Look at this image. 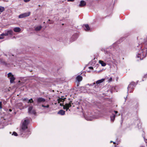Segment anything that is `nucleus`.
I'll list each match as a JSON object with an SVG mask.
<instances>
[{
	"label": "nucleus",
	"mask_w": 147,
	"mask_h": 147,
	"mask_svg": "<svg viewBox=\"0 0 147 147\" xmlns=\"http://www.w3.org/2000/svg\"><path fill=\"white\" fill-rule=\"evenodd\" d=\"M34 102L32 98H31L29 100H28V103H33Z\"/></svg>",
	"instance_id": "obj_23"
},
{
	"label": "nucleus",
	"mask_w": 147,
	"mask_h": 147,
	"mask_svg": "<svg viewBox=\"0 0 147 147\" xmlns=\"http://www.w3.org/2000/svg\"><path fill=\"white\" fill-rule=\"evenodd\" d=\"M147 54V49L146 48L139 50L136 55V57L138 58V60H142L146 57Z\"/></svg>",
	"instance_id": "obj_2"
},
{
	"label": "nucleus",
	"mask_w": 147,
	"mask_h": 147,
	"mask_svg": "<svg viewBox=\"0 0 147 147\" xmlns=\"http://www.w3.org/2000/svg\"><path fill=\"white\" fill-rule=\"evenodd\" d=\"M113 144H115V142H113Z\"/></svg>",
	"instance_id": "obj_40"
},
{
	"label": "nucleus",
	"mask_w": 147,
	"mask_h": 147,
	"mask_svg": "<svg viewBox=\"0 0 147 147\" xmlns=\"http://www.w3.org/2000/svg\"><path fill=\"white\" fill-rule=\"evenodd\" d=\"M136 84L134 82H132L128 85L127 89L128 91L129 92H132V90L134 89V87L135 86Z\"/></svg>",
	"instance_id": "obj_5"
},
{
	"label": "nucleus",
	"mask_w": 147,
	"mask_h": 147,
	"mask_svg": "<svg viewBox=\"0 0 147 147\" xmlns=\"http://www.w3.org/2000/svg\"><path fill=\"white\" fill-rule=\"evenodd\" d=\"M2 108V102H0V109H1Z\"/></svg>",
	"instance_id": "obj_29"
},
{
	"label": "nucleus",
	"mask_w": 147,
	"mask_h": 147,
	"mask_svg": "<svg viewBox=\"0 0 147 147\" xmlns=\"http://www.w3.org/2000/svg\"><path fill=\"white\" fill-rule=\"evenodd\" d=\"M113 112H115L116 114L118 112L117 111H114Z\"/></svg>",
	"instance_id": "obj_35"
},
{
	"label": "nucleus",
	"mask_w": 147,
	"mask_h": 147,
	"mask_svg": "<svg viewBox=\"0 0 147 147\" xmlns=\"http://www.w3.org/2000/svg\"><path fill=\"white\" fill-rule=\"evenodd\" d=\"M115 115L113 114L112 116H111V120L112 121H114V119H115Z\"/></svg>",
	"instance_id": "obj_21"
},
{
	"label": "nucleus",
	"mask_w": 147,
	"mask_h": 147,
	"mask_svg": "<svg viewBox=\"0 0 147 147\" xmlns=\"http://www.w3.org/2000/svg\"><path fill=\"white\" fill-rule=\"evenodd\" d=\"M144 76V77H145V76Z\"/></svg>",
	"instance_id": "obj_43"
},
{
	"label": "nucleus",
	"mask_w": 147,
	"mask_h": 147,
	"mask_svg": "<svg viewBox=\"0 0 147 147\" xmlns=\"http://www.w3.org/2000/svg\"><path fill=\"white\" fill-rule=\"evenodd\" d=\"M37 102L38 103H42L45 101V99L42 97H39L37 98Z\"/></svg>",
	"instance_id": "obj_9"
},
{
	"label": "nucleus",
	"mask_w": 147,
	"mask_h": 147,
	"mask_svg": "<svg viewBox=\"0 0 147 147\" xmlns=\"http://www.w3.org/2000/svg\"><path fill=\"white\" fill-rule=\"evenodd\" d=\"M71 103H69V104H65V109H66V110L67 111L69 108L71 106Z\"/></svg>",
	"instance_id": "obj_13"
},
{
	"label": "nucleus",
	"mask_w": 147,
	"mask_h": 147,
	"mask_svg": "<svg viewBox=\"0 0 147 147\" xmlns=\"http://www.w3.org/2000/svg\"><path fill=\"white\" fill-rule=\"evenodd\" d=\"M33 107L32 106H30L28 108V113L30 114H35L36 112L35 110H32Z\"/></svg>",
	"instance_id": "obj_8"
},
{
	"label": "nucleus",
	"mask_w": 147,
	"mask_h": 147,
	"mask_svg": "<svg viewBox=\"0 0 147 147\" xmlns=\"http://www.w3.org/2000/svg\"><path fill=\"white\" fill-rule=\"evenodd\" d=\"M21 30V29L19 27H16L13 29V31L15 32H20Z\"/></svg>",
	"instance_id": "obj_15"
},
{
	"label": "nucleus",
	"mask_w": 147,
	"mask_h": 147,
	"mask_svg": "<svg viewBox=\"0 0 147 147\" xmlns=\"http://www.w3.org/2000/svg\"><path fill=\"white\" fill-rule=\"evenodd\" d=\"M89 68L91 69H93V67H89Z\"/></svg>",
	"instance_id": "obj_34"
},
{
	"label": "nucleus",
	"mask_w": 147,
	"mask_h": 147,
	"mask_svg": "<svg viewBox=\"0 0 147 147\" xmlns=\"http://www.w3.org/2000/svg\"><path fill=\"white\" fill-rule=\"evenodd\" d=\"M9 111L11 112V111H12V110L11 109H9Z\"/></svg>",
	"instance_id": "obj_36"
},
{
	"label": "nucleus",
	"mask_w": 147,
	"mask_h": 147,
	"mask_svg": "<svg viewBox=\"0 0 147 147\" xmlns=\"http://www.w3.org/2000/svg\"><path fill=\"white\" fill-rule=\"evenodd\" d=\"M112 78H111L109 80V82H111L112 81Z\"/></svg>",
	"instance_id": "obj_31"
},
{
	"label": "nucleus",
	"mask_w": 147,
	"mask_h": 147,
	"mask_svg": "<svg viewBox=\"0 0 147 147\" xmlns=\"http://www.w3.org/2000/svg\"><path fill=\"white\" fill-rule=\"evenodd\" d=\"M12 135L15 136H18L17 134L15 132H13V133Z\"/></svg>",
	"instance_id": "obj_28"
},
{
	"label": "nucleus",
	"mask_w": 147,
	"mask_h": 147,
	"mask_svg": "<svg viewBox=\"0 0 147 147\" xmlns=\"http://www.w3.org/2000/svg\"><path fill=\"white\" fill-rule=\"evenodd\" d=\"M30 14V12H29L24 13L19 15L18 16V18H22L29 16Z\"/></svg>",
	"instance_id": "obj_7"
},
{
	"label": "nucleus",
	"mask_w": 147,
	"mask_h": 147,
	"mask_svg": "<svg viewBox=\"0 0 147 147\" xmlns=\"http://www.w3.org/2000/svg\"><path fill=\"white\" fill-rule=\"evenodd\" d=\"M105 80V79H102L101 80H99L96 82V84H98L103 82Z\"/></svg>",
	"instance_id": "obj_18"
},
{
	"label": "nucleus",
	"mask_w": 147,
	"mask_h": 147,
	"mask_svg": "<svg viewBox=\"0 0 147 147\" xmlns=\"http://www.w3.org/2000/svg\"><path fill=\"white\" fill-rule=\"evenodd\" d=\"M85 26L86 28H85V30L88 31L90 30V27L88 24H85Z\"/></svg>",
	"instance_id": "obj_20"
},
{
	"label": "nucleus",
	"mask_w": 147,
	"mask_h": 147,
	"mask_svg": "<svg viewBox=\"0 0 147 147\" xmlns=\"http://www.w3.org/2000/svg\"><path fill=\"white\" fill-rule=\"evenodd\" d=\"M112 54L109 51H105V55L104 57V59L107 61H108L111 58V56Z\"/></svg>",
	"instance_id": "obj_3"
},
{
	"label": "nucleus",
	"mask_w": 147,
	"mask_h": 147,
	"mask_svg": "<svg viewBox=\"0 0 147 147\" xmlns=\"http://www.w3.org/2000/svg\"><path fill=\"white\" fill-rule=\"evenodd\" d=\"M85 118L86 120L88 121H91L92 119L91 118L88 117H85Z\"/></svg>",
	"instance_id": "obj_25"
},
{
	"label": "nucleus",
	"mask_w": 147,
	"mask_h": 147,
	"mask_svg": "<svg viewBox=\"0 0 147 147\" xmlns=\"http://www.w3.org/2000/svg\"><path fill=\"white\" fill-rule=\"evenodd\" d=\"M13 32L12 30H5L4 32L1 34V36H7L9 35L12 36L13 35Z\"/></svg>",
	"instance_id": "obj_4"
},
{
	"label": "nucleus",
	"mask_w": 147,
	"mask_h": 147,
	"mask_svg": "<svg viewBox=\"0 0 147 147\" xmlns=\"http://www.w3.org/2000/svg\"><path fill=\"white\" fill-rule=\"evenodd\" d=\"M20 82V81H19V82Z\"/></svg>",
	"instance_id": "obj_39"
},
{
	"label": "nucleus",
	"mask_w": 147,
	"mask_h": 147,
	"mask_svg": "<svg viewBox=\"0 0 147 147\" xmlns=\"http://www.w3.org/2000/svg\"><path fill=\"white\" fill-rule=\"evenodd\" d=\"M5 9L3 7L0 6V13L2 12Z\"/></svg>",
	"instance_id": "obj_22"
},
{
	"label": "nucleus",
	"mask_w": 147,
	"mask_h": 147,
	"mask_svg": "<svg viewBox=\"0 0 147 147\" xmlns=\"http://www.w3.org/2000/svg\"><path fill=\"white\" fill-rule=\"evenodd\" d=\"M67 96V95H65V96Z\"/></svg>",
	"instance_id": "obj_44"
},
{
	"label": "nucleus",
	"mask_w": 147,
	"mask_h": 147,
	"mask_svg": "<svg viewBox=\"0 0 147 147\" xmlns=\"http://www.w3.org/2000/svg\"><path fill=\"white\" fill-rule=\"evenodd\" d=\"M50 20H48L49 21H50Z\"/></svg>",
	"instance_id": "obj_41"
},
{
	"label": "nucleus",
	"mask_w": 147,
	"mask_h": 147,
	"mask_svg": "<svg viewBox=\"0 0 147 147\" xmlns=\"http://www.w3.org/2000/svg\"><path fill=\"white\" fill-rule=\"evenodd\" d=\"M30 1V0H24V1L25 2H27Z\"/></svg>",
	"instance_id": "obj_30"
},
{
	"label": "nucleus",
	"mask_w": 147,
	"mask_h": 147,
	"mask_svg": "<svg viewBox=\"0 0 147 147\" xmlns=\"http://www.w3.org/2000/svg\"><path fill=\"white\" fill-rule=\"evenodd\" d=\"M127 98V97H126L125 98V101H126V98Z\"/></svg>",
	"instance_id": "obj_37"
},
{
	"label": "nucleus",
	"mask_w": 147,
	"mask_h": 147,
	"mask_svg": "<svg viewBox=\"0 0 147 147\" xmlns=\"http://www.w3.org/2000/svg\"><path fill=\"white\" fill-rule=\"evenodd\" d=\"M4 38V37L2 36H0V39H3Z\"/></svg>",
	"instance_id": "obj_33"
},
{
	"label": "nucleus",
	"mask_w": 147,
	"mask_h": 147,
	"mask_svg": "<svg viewBox=\"0 0 147 147\" xmlns=\"http://www.w3.org/2000/svg\"><path fill=\"white\" fill-rule=\"evenodd\" d=\"M57 113L61 115H64V111L61 109L58 111Z\"/></svg>",
	"instance_id": "obj_16"
},
{
	"label": "nucleus",
	"mask_w": 147,
	"mask_h": 147,
	"mask_svg": "<svg viewBox=\"0 0 147 147\" xmlns=\"http://www.w3.org/2000/svg\"><path fill=\"white\" fill-rule=\"evenodd\" d=\"M22 100H23V101H25L27 102H28V99L27 98H22Z\"/></svg>",
	"instance_id": "obj_24"
},
{
	"label": "nucleus",
	"mask_w": 147,
	"mask_h": 147,
	"mask_svg": "<svg viewBox=\"0 0 147 147\" xmlns=\"http://www.w3.org/2000/svg\"><path fill=\"white\" fill-rule=\"evenodd\" d=\"M29 123V121L28 119H25L22 122V125L21 126V129L20 130V135H22V134L24 135V133L28 132V131L27 125Z\"/></svg>",
	"instance_id": "obj_1"
},
{
	"label": "nucleus",
	"mask_w": 147,
	"mask_h": 147,
	"mask_svg": "<svg viewBox=\"0 0 147 147\" xmlns=\"http://www.w3.org/2000/svg\"><path fill=\"white\" fill-rule=\"evenodd\" d=\"M42 107H44L49 108V105H47V106H45L43 105H42Z\"/></svg>",
	"instance_id": "obj_26"
},
{
	"label": "nucleus",
	"mask_w": 147,
	"mask_h": 147,
	"mask_svg": "<svg viewBox=\"0 0 147 147\" xmlns=\"http://www.w3.org/2000/svg\"><path fill=\"white\" fill-rule=\"evenodd\" d=\"M62 25H64V24H62Z\"/></svg>",
	"instance_id": "obj_42"
},
{
	"label": "nucleus",
	"mask_w": 147,
	"mask_h": 147,
	"mask_svg": "<svg viewBox=\"0 0 147 147\" xmlns=\"http://www.w3.org/2000/svg\"><path fill=\"white\" fill-rule=\"evenodd\" d=\"M140 147H145L144 146H142Z\"/></svg>",
	"instance_id": "obj_38"
},
{
	"label": "nucleus",
	"mask_w": 147,
	"mask_h": 147,
	"mask_svg": "<svg viewBox=\"0 0 147 147\" xmlns=\"http://www.w3.org/2000/svg\"><path fill=\"white\" fill-rule=\"evenodd\" d=\"M95 84V83L94 82L92 84H87V86H93Z\"/></svg>",
	"instance_id": "obj_27"
},
{
	"label": "nucleus",
	"mask_w": 147,
	"mask_h": 147,
	"mask_svg": "<svg viewBox=\"0 0 147 147\" xmlns=\"http://www.w3.org/2000/svg\"><path fill=\"white\" fill-rule=\"evenodd\" d=\"M86 5V3L84 1H81L80 2L79 6L80 7H83Z\"/></svg>",
	"instance_id": "obj_12"
},
{
	"label": "nucleus",
	"mask_w": 147,
	"mask_h": 147,
	"mask_svg": "<svg viewBox=\"0 0 147 147\" xmlns=\"http://www.w3.org/2000/svg\"><path fill=\"white\" fill-rule=\"evenodd\" d=\"M42 26H37L35 28V30L36 31H38L40 30L42 28Z\"/></svg>",
	"instance_id": "obj_17"
},
{
	"label": "nucleus",
	"mask_w": 147,
	"mask_h": 147,
	"mask_svg": "<svg viewBox=\"0 0 147 147\" xmlns=\"http://www.w3.org/2000/svg\"><path fill=\"white\" fill-rule=\"evenodd\" d=\"M64 100V99H59L58 100V103L60 104V105L63 106V109H64V105H63V102Z\"/></svg>",
	"instance_id": "obj_11"
},
{
	"label": "nucleus",
	"mask_w": 147,
	"mask_h": 147,
	"mask_svg": "<svg viewBox=\"0 0 147 147\" xmlns=\"http://www.w3.org/2000/svg\"><path fill=\"white\" fill-rule=\"evenodd\" d=\"M78 36L77 34H75L72 36L71 39V42L74 41L76 40L78 38Z\"/></svg>",
	"instance_id": "obj_10"
},
{
	"label": "nucleus",
	"mask_w": 147,
	"mask_h": 147,
	"mask_svg": "<svg viewBox=\"0 0 147 147\" xmlns=\"http://www.w3.org/2000/svg\"><path fill=\"white\" fill-rule=\"evenodd\" d=\"M99 63L102 66H105L106 65V64L103 61H99Z\"/></svg>",
	"instance_id": "obj_19"
},
{
	"label": "nucleus",
	"mask_w": 147,
	"mask_h": 147,
	"mask_svg": "<svg viewBox=\"0 0 147 147\" xmlns=\"http://www.w3.org/2000/svg\"><path fill=\"white\" fill-rule=\"evenodd\" d=\"M7 75L8 77L10 79V83H13L16 79L15 78L11 72L9 73Z\"/></svg>",
	"instance_id": "obj_6"
},
{
	"label": "nucleus",
	"mask_w": 147,
	"mask_h": 147,
	"mask_svg": "<svg viewBox=\"0 0 147 147\" xmlns=\"http://www.w3.org/2000/svg\"><path fill=\"white\" fill-rule=\"evenodd\" d=\"M67 1L68 2H69V1L73 2L74 1V0H67Z\"/></svg>",
	"instance_id": "obj_32"
},
{
	"label": "nucleus",
	"mask_w": 147,
	"mask_h": 147,
	"mask_svg": "<svg viewBox=\"0 0 147 147\" xmlns=\"http://www.w3.org/2000/svg\"><path fill=\"white\" fill-rule=\"evenodd\" d=\"M76 80L78 82L81 81L82 80V77L80 76H78L76 77Z\"/></svg>",
	"instance_id": "obj_14"
}]
</instances>
